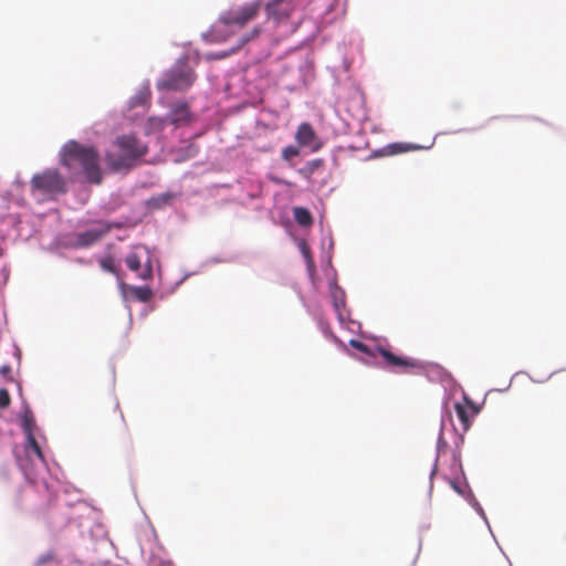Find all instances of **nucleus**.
Listing matches in <instances>:
<instances>
[{
	"label": "nucleus",
	"instance_id": "obj_1",
	"mask_svg": "<svg viewBox=\"0 0 566 566\" xmlns=\"http://www.w3.org/2000/svg\"><path fill=\"white\" fill-rule=\"evenodd\" d=\"M148 153L146 144L135 135H120L105 153L104 160L113 172L128 171Z\"/></svg>",
	"mask_w": 566,
	"mask_h": 566
},
{
	"label": "nucleus",
	"instance_id": "obj_2",
	"mask_svg": "<svg viewBox=\"0 0 566 566\" xmlns=\"http://www.w3.org/2000/svg\"><path fill=\"white\" fill-rule=\"evenodd\" d=\"M261 7L262 1L254 0L222 13L210 31L211 36L216 41H226L253 21L259 15Z\"/></svg>",
	"mask_w": 566,
	"mask_h": 566
},
{
	"label": "nucleus",
	"instance_id": "obj_3",
	"mask_svg": "<svg viewBox=\"0 0 566 566\" xmlns=\"http://www.w3.org/2000/svg\"><path fill=\"white\" fill-rule=\"evenodd\" d=\"M77 163L87 180L91 184L99 185L102 182V170L99 167V156L93 146H84L77 142L70 140L62 149L61 164L72 168Z\"/></svg>",
	"mask_w": 566,
	"mask_h": 566
},
{
	"label": "nucleus",
	"instance_id": "obj_4",
	"mask_svg": "<svg viewBox=\"0 0 566 566\" xmlns=\"http://www.w3.org/2000/svg\"><path fill=\"white\" fill-rule=\"evenodd\" d=\"M30 186L32 193H39L46 199H54L56 196L66 192L64 177L53 168L35 174L30 181Z\"/></svg>",
	"mask_w": 566,
	"mask_h": 566
},
{
	"label": "nucleus",
	"instance_id": "obj_5",
	"mask_svg": "<svg viewBox=\"0 0 566 566\" xmlns=\"http://www.w3.org/2000/svg\"><path fill=\"white\" fill-rule=\"evenodd\" d=\"M196 80V74L187 59H180L157 83L158 90L185 91Z\"/></svg>",
	"mask_w": 566,
	"mask_h": 566
},
{
	"label": "nucleus",
	"instance_id": "obj_6",
	"mask_svg": "<svg viewBox=\"0 0 566 566\" xmlns=\"http://www.w3.org/2000/svg\"><path fill=\"white\" fill-rule=\"evenodd\" d=\"M377 352L385 360V366L390 370L397 373H409L410 370L419 367V363L409 357L398 356L384 347H377Z\"/></svg>",
	"mask_w": 566,
	"mask_h": 566
},
{
	"label": "nucleus",
	"instance_id": "obj_7",
	"mask_svg": "<svg viewBox=\"0 0 566 566\" xmlns=\"http://www.w3.org/2000/svg\"><path fill=\"white\" fill-rule=\"evenodd\" d=\"M295 140L302 147H308L312 151H317L322 148L323 143L317 137L312 125L302 123L295 133Z\"/></svg>",
	"mask_w": 566,
	"mask_h": 566
},
{
	"label": "nucleus",
	"instance_id": "obj_8",
	"mask_svg": "<svg viewBox=\"0 0 566 566\" xmlns=\"http://www.w3.org/2000/svg\"><path fill=\"white\" fill-rule=\"evenodd\" d=\"M294 0H269L265 4V11L270 19H286L295 10Z\"/></svg>",
	"mask_w": 566,
	"mask_h": 566
},
{
	"label": "nucleus",
	"instance_id": "obj_9",
	"mask_svg": "<svg viewBox=\"0 0 566 566\" xmlns=\"http://www.w3.org/2000/svg\"><path fill=\"white\" fill-rule=\"evenodd\" d=\"M111 230L109 226H104L99 229H91L85 232L76 234L74 245L76 248H88L101 240Z\"/></svg>",
	"mask_w": 566,
	"mask_h": 566
},
{
	"label": "nucleus",
	"instance_id": "obj_10",
	"mask_svg": "<svg viewBox=\"0 0 566 566\" xmlns=\"http://www.w3.org/2000/svg\"><path fill=\"white\" fill-rule=\"evenodd\" d=\"M465 403L455 402L454 409L458 419L462 424V429L467 432L471 427V418L475 416L479 410L473 406V403L465 397Z\"/></svg>",
	"mask_w": 566,
	"mask_h": 566
},
{
	"label": "nucleus",
	"instance_id": "obj_11",
	"mask_svg": "<svg viewBox=\"0 0 566 566\" xmlns=\"http://www.w3.org/2000/svg\"><path fill=\"white\" fill-rule=\"evenodd\" d=\"M127 268L138 273V276L142 280H149L153 276V268L150 264H146L144 269H142V261L138 254L129 253L125 259Z\"/></svg>",
	"mask_w": 566,
	"mask_h": 566
},
{
	"label": "nucleus",
	"instance_id": "obj_12",
	"mask_svg": "<svg viewBox=\"0 0 566 566\" xmlns=\"http://www.w3.org/2000/svg\"><path fill=\"white\" fill-rule=\"evenodd\" d=\"M325 167V160L322 158H316L307 161L303 167H301L297 172L307 181L312 180V177L321 169Z\"/></svg>",
	"mask_w": 566,
	"mask_h": 566
},
{
	"label": "nucleus",
	"instance_id": "obj_13",
	"mask_svg": "<svg viewBox=\"0 0 566 566\" xmlns=\"http://www.w3.org/2000/svg\"><path fill=\"white\" fill-rule=\"evenodd\" d=\"M293 217L301 227H311L313 224V217L310 210L304 207H294Z\"/></svg>",
	"mask_w": 566,
	"mask_h": 566
},
{
	"label": "nucleus",
	"instance_id": "obj_14",
	"mask_svg": "<svg viewBox=\"0 0 566 566\" xmlns=\"http://www.w3.org/2000/svg\"><path fill=\"white\" fill-rule=\"evenodd\" d=\"M190 112L187 104H178L170 113V120L172 124H179L188 120Z\"/></svg>",
	"mask_w": 566,
	"mask_h": 566
},
{
	"label": "nucleus",
	"instance_id": "obj_15",
	"mask_svg": "<svg viewBox=\"0 0 566 566\" xmlns=\"http://www.w3.org/2000/svg\"><path fill=\"white\" fill-rule=\"evenodd\" d=\"M331 295L335 311L340 317L342 311L345 307V292L340 287L335 285L331 289Z\"/></svg>",
	"mask_w": 566,
	"mask_h": 566
},
{
	"label": "nucleus",
	"instance_id": "obj_16",
	"mask_svg": "<svg viewBox=\"0 0 566 566\" xmlns=\"http://www.w3.org/2000/svg\"><path fill=\"white\" fill-rule=\"evenodd\" d=\"M132 295L139 302H148L154 296V292L149 286H133Z\"/></svg>",
	"mask_w": 566,
	"mask_h": 566
},
{
	"label": "nucleus",
	"instance_id": "obj_17",
	"mask_svg": "<svg viewBox=\"0 0 566 566\" xmlns=\"http://www.w3.org/2000/svg\"><path fill=\"white\" fill-rule=\"evenodd\" d=\"M99 263V266L102 268V270L108 272V273H112L114 275H116L117 277L119 276V269L116 266L115 264V260L113 256H105L103 259H101L98 261Z\"/></svg>",
	"mask_w": 566,
	"mask_h": 566
},
{
	"label": "nucleus",
	"instance_id": "obj_18",
	"mask_svg": "<svg viewBox=\"0 0 566 566\" xmlns=\"http://www.w3.org/2000/svg\"><path fill=\"white\" fill-rule=\"evenodd\" d=\"M27 448H30L32 452L40 459L44 460V455L42 453V450L35 440L33 432H29V437L27 438Z\"/></svg>",
	"mask_w": 566,
	"mask_h": 566
},
{
	"label": "nucleus",
	"instance_id": "obj_19",
	"mask_svg": "<svg viewBox=\"0 0 566 566\" xmlns=\"http://www.w3.org/2000/svg\"><path fill=\"white\" fill-rule=\"evenodd\" d=\"M300 155V150L297 147L295 146H286L282 149V153H281V156L284 160H290L292 159L293 157H296Z\"/></svg>",
	"mask_w": 566,
	"mask_h": 566
},
{
	"label": "nucleus",
	"instance_id": "obj_20",
	"mask_svg": "<svg viewBox=\"0 0 566 566\" xmlns=\"http://www.w3.org/2000/svg\"><path fill=\"white\" fill-rule=\"evenodd\" d=\"M55 559V554L53 552H48L38 557L34 563V566H43L48 563H51Z\"/></svg>",
	"mask_w": 566,
	"mask_h": 566
},
{
	"label": "nucleus",
	"instance_id": "obj_21",
	"mask_svg": "<svg viewBox=\"0 0 566 566\" xmlns=\"http://www.w3.org/2000/svg\"><path fill=\"white\" fill-rule=\"evenodd\" d=\"M261 32V29L259 27H255L250 33H247L240 39L239 46H242L247 44L252 39H255Z\"/></svg>",
	"mask_w": 566,
	"mask_h": 566
},
{
	"label": "nucleus",
	"instance_id": "obj_22",
	"mask_svg": "<svg viewBox=\"0 0 566 566\" xmlns=\"http://www.w3.org/2000/svg\"><path fill=\"white\" fill-rule=\"evenodd\" d=\"M10 395L7 389H0V408H7L10 405Z\"/></svg>",
	"mask_w": 566,
	"mask_h": 566
},
{
	"label": "nucleus",
	"instance_id": "obj_23",
	"mask_svg": "<svg viewBox=\"0 0 566 566\" xmlns=\"http://www.w3.org/2000/svg\"><path fill=\"white\" fill-rule=\"evenodd\" d=\"M350 346L354 347L355 349L364 353V354H369V348L366 344L359 342V340H355V339H352L349 342Z\"/></svg>",
	"mask_w": 566,
	"mask_h": 566
},
{
	"label": "nucleus",
	"instance_id": "obj_24",
	"mask_svg": "<svg viewBox=\"0 0 566 566\" xmlns=\"http://www.w3.org/2000/svg\"><path fill=\"white\" fill-rule=\"evenodd\" d=\"M33 426H34V422H33L32 417L25 416L23 418V429L27 433V438L29 437V432H32Z\"/></svg>",
	"mask_w": 566,
	"mask_h": 566
},
{
	"label": "nucleus",
	"instance_id": "obj_25",
	"mask_svg": "<svg viewBox=\"0 0 566 566\" xmlns=\"http://www.w3.org/2000/svg\"><path fill=\"white\" fill-rule=\"evenodd\" d=\"M0 374L8 380H12V370L9 365H3L0 367Z\"/></svg>",
	"mask_w": 566,
	"mask_h": 566
},
{
	"label": "nucleus",
	"instance_id": "obj_26",
	"mask_svg": "<svg viewBox=\"0 0 566 566\" xmlns=\"http://www.w3.org/2000/svg\"><path fill=\"white\" fill-rule=\"evenodd\" d=\"M148 95H149V93L145 92V93H142L140 95L135 96L134 99L136 101V103H145Z\"/></svg>",
	"mask_w": 566,
	"mask_h": 566
},
{
	"label": "nucleus",
	"instance_id": "obj_27",
	"mask_svg": "<svg viewBox=\"0 0 566 566\" xmlns=\"http://www.w3.org/2000/svg\"><path fill=\"white\" fill-rule=\"evenodd\" d=\"M149 122H150L154 126L159 127V128H161V127L164 126V120H161V119H155V118H151Z\"/></svg>",
	"mask_w": 566,
	"mask_h": 566
},
{
	"label": "nucleus",
	"instance_id": "obj_28",
	"mask_svg": "<svg viewBox=\"0 0 566 566\" xmlns=\"http://www.w3.org/2000/svg\"><path fill=\"white\" fill-rule=\"evenodd\" d=\"M450 484H451L452 489H453L455 492H458V493L462 494V490L460 489V486H459L454 481H451V482H450Z\"/></svg>",
	"mask_w": 566,
	"mask_h": 566
},
{
	"label": "nucleus",
	"instance_id": "obj_29",
	"mask_svg": "<svg viewBox=\"0 0 566 566\" xmlns=\"http://www.w3.org/2000/svg\"><path fill=\"white\" fill-rule=\"evenodd\" d=\"M303 254H304V256H305V258L311 259L310 250H308V248H307V247H305V245L303 247Z\"/></svg>",
	"mask_w": 566,
	"mask_h": 566
},
{
	"label": "nucleus",
	"instance_id": "obj_30",
	"mask_svg": "<svg viewBox=\"0 0 566 566\" xmlns=\"http://www.w3.org/2000/svg\"><path fill=\"white\" fill-rule=\"evenodd\" d=\"M444 443H446V442L443 441L442 436L440 434V438H439V447H440L441 444H444Z\"/></svg>",
	"mask_w": 566,
	"mask_h": 566
}]
</instances>
